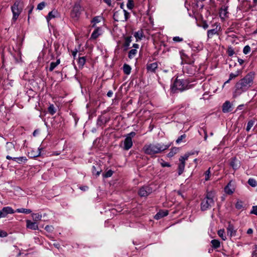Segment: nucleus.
I'll return each mask as SVG.
<instances>
[{
    "label": "nucleus",
    "instance_id": "obj_38",
    "mask_svg": "<svg viewBox=\"0 0 257 257\" xmlns=\"http://www.w3.org/2000/svg\"><path fill=\"white\" fill-rule=\"evenodd\" d=\"M86 62V59L85 57H79L78 60V63L79 67H82Z\"/></svg>",
    "mask_w": 257,
    "mask_h": 257
},
{
    "label": "nucleus",
    "instance_id": "obj_51",
    "mask_svg": "<svg viewBox=\"0 0 257 257\" xmlns=\"http://www.w3.org/2000/svg\"><path fill=\"white\" fill-rule=\"evenodd\" d=\"M250 51V47L248 45L245 46L243 49V52L244 54H247Z\"/></svg>",
    "mask_w": 257,
    "mask_h": 257
},
{
    "label": "nucleus",
    "instance_id": "obj_24",
    "mask_svg": "<svg viewBox=\"0 0 257 257\" xmlns=\"http://www.w3.org/2000/svg\"><path fill=\"white\" fill-rule=\"evenodd\" d=\"M168 214L167 211H161L158 212L154 216V218L158 220L163 217L166 216Z\"/></svg>",
    "mask_w": 257,
    "mask_h": 257
},
{
    "label": "nucleus",
    "instance_id": "obj_56",
    "mask_svg": "<svg viewBox=\"0 0 257 257\" xmlns=\"http://www.w3.org/2000/svg\"><path fill=\"white\" fill-rule=\"evenodd\" d=\"M27 8L29 9V11H28V14L29 15H30L32 12V11L34 9V6L33 5H29L28 7H27Z\"/></svg>",
    "mask_w": 257,
    "mask_h": 257
},
{
    "label": "nucleus",
    "instance_id": "obj_16",
    "mask_svg": "<svg viewBox=\"0 0 257 257\" xmlns=\"http://www.w3.org/2000/svg\"><path fill=\"white\" fill-rule=\"evenodd\" d=\"M230 166L233 168V170H236L240 166V162L236 158H233L231 159Z\"/></svg>",
    "mask_w": 257,
    "mask_h": 257
},
{
    "label": "nucleus",
    "instance_id": "obj_55",
    "mask_svg": "<svg viewBox=\"0 0 257 257\" xmlns=\"http://www.w3.org/2000/svg\"><path fill=\"white\" fill-rule=\"evenodd\" d=\"M177 149L176 148H174L173 150H172L169 154H168V156L169 157H172L174 156V155L176 153V151H177Z\"/></svg>",
    "mask_w": 257,
    "mask_h": 257
},
{
    "label": "nucleus",
    "instance_id": "obj_9",
    "mask_svg": "<svg viewBox=\"0 0 257 257\" xmlns=\"http://www.w3.org/2000/svg\"><path fill=\"white\" fill-rule=\"evenodd\" d=\"M81 7L79 4H75L71 12V16L73 18H78L80 15Z\"/></svg>",
    "mask_w": 257,
    "mask_h": 257
},
{
    "label": "nucleus",
    "instance_id": "obj_20",
    "mask_svg": "<svg viewBox=\"0 0 257 257\" xmlns=\"http://www.w3.org/2000/svg\"><path fill=\"white\" fill-rule=\"evenodd\" d=\"M41 149L38 148L37 150L31 149L28 152V156L30 158H36L40 156Z\"/></svg>",
    "mask_w": 257,
    "mask_h": 257
},
{
    "label": "nucleus",
    "instance_id": "obj_10",
    "mask_svg": "<svg viewBox=\"0 0 257 257\" xmlns=\"http://www.w3.org/2000/svg\"><path fill=\"white\" fill-rule=\"evenodd\" d=\"M228 6L223 5L219 10V16L221 19H225L228 16Z\"/></svg>",
    "mask_w": 257,
    "mask_h": 257
},
{
    "label": "nucleus",
    "instance_id": "obj_36",
    "mask_svg": "<svg viewBox=\"0 0 257 257\" xmlns=\"http://www.w3.org/2000/svg\"><path fill=\"white\" fill-rule=\"evenodd\" d=\"M137 53V50H136V49H133L129 51L128 54V57L130 59H132L135 57V56L136 55Z\"/></svg>",
    "mask_w": 257,
    "mask_h": 257
},
{
    "label": "nucleus",
    "instance_id": "obj_12",
    "mask_svg": "<svg viewBox=\"0 0 257 257\" xmlns=\"http://www.w3.org/2000/svg\"><path fill=\"white\" fill-rule=\"evenodd\" d=\"M1 212L2 214L1 216L3 217H5L9 214H13L15 213L14 210L11 207H5L1 210Z\"/></svg>",
    "mask_w": 257,
    "mask_h": 257
},
{
    "label": "nucleus",
    "instance_id": "obj_50",
    "mask_svg": "<svg viewBox=\"0 0 257 257\" xmlns=\"http://www.w3.org/2000/svg\"><path fill=\"white\" fill-rule=\"evenodd\" d=\"M46 6V3L44 2H42L38 4L37 6V9L38 10H43Z\"/></svg>",
    "mask_w": 257,
    "mask_h": 257
},
{
    "label": "nucleus",
    "instance_id": "obj_27",
    "mask_svg": "<svg viewBox=\"0 0 257 257\" xmlns=\"http://www.w3.org/2000/svg\"><path fill=\"white\" fill-rule=\"evenodd\" d=\"M57 14V12L56 11H52L49 12L48 16L46 17L47 22H49L50 20L55 18L56 17Z\"/></svg>",
    "mask_w": 257,
    "mask_h": 257
},
{
    "label": "nucleus",
    "instance_id": "obj_63",
    "mask_svg": "<svg viewBox=\"0 0 257 257\" xmlns=\"http://www.w3.org/2000/svg\"><path fill=\"white\" fill-rule=\"evenodd\" d=\"M103 2L105 3L108 6H111V0H103Z\"/></svg>",
    "mask_w": 257,
    "mask_h": 257
},
{
    "label": "nucleus",
    "instance_id": "obj_30",
    "mask_svg": "<svg viewBox=\"0 0 257 257\" xmlns=\"http://www.w3.org/2000/svg\"><path fill=\"white\" fill-rule=\"evenodd\" d=\"M131 66L126 64H124L123 66V72L126 74L128 75L131 73Z\"/></svg>",
    "mask_w": 257,
    "mask_h": 257
},
{
    "label": "nucleus",
    "instance_id": "obj_41",
    "mask_svg": "<svg viewBox=\"0 0 257 257\" xmlns=\"http://www.w3.org/2000/svg\"><path fill=\"white\" fill-rule=\"evenodd\" d=\"M248 184L251 187H254L257 186V182L253 178H249L248 180Z\"/></svg>",
    "mask_w": 257,
    "mask_h": 257
},
{
    "label": "nucleus",
    "instance_id": "obj_64",
    "mask_svg": "<svg viewBox=\"0 0 257 257\" xmlns=\"http://www.w3.org/2000/svg\"><path fill=\"white\" fill-rule=\"evenodd\" d=\"M113 95V92L111 91V90H109L108 91L107 93V96L109 97H112Z\"/></svg>",
    "mask_w": 257,
    "mask_h": 257
},
{
    "label": "nucleus",
    "instance_id": "obj_1",
    "mask_svg": "<svg viewBox=\"0 0 257 257\" xmlns=\"http://www.w3.org/2000/svg\"><path fill=\"white\" fill-rule=\"evenodd\" d=\"M254 73H248L243 78L239 80L235 85L233 96L236 97L251 87L253 83Z\"/></svg>",
    "mask_w": 257,
    "mask_h": 257
},
{
    "label": "nucleus",
    "instance_id": "obj_47",
    "mask_svg": "<svg viewBox=\"0 0 257 257\" xmlns=\"http://www.w3.org/2000/svg\"><path fill=\"white\" fill-rule=\"evenodd\" d=\"M113 172L111 170H109L103 174L104 178H108L111 177L113 174Z\"/></svg>",
    "mask_w": 257,
    "mask_h": 257
},
{
    "label": "nucleus",
    "instance_id": "obj_18",
    "mask_svg": "<svg viewBox=\"0 0 257 257\" xmlns=\"http://www.w3.org/2000/svg\"><path fill=\"white\" fill-rule=\"evenodd\" d=\"M6 159L8 160H12L14 161L19 164L22 162H25L26 161H27V159L26 157H12L9 155H7L6 156Z\"/></svg>",
    "mask_w": 257,
    "mask_h": 257
},
{
    "label": "nucleus",
    "instance_id": "obj_7",
    "mask_svg": "<svg viewBox=\"0 0 257 257\" xmlns=\"http://www.w3.org/2000/svg\"><path fill=\"white\" fill-rule=\"evenodd\" d=\"M152 192V188L149 186H144L141 187L139 191V194L141 197H146Z\"/></svg>",
    "mask_w": 257,
    "mask_h": 257
},
{
    "label": "nucleus",
    "instance_id": "obj_42",
    "mask_svg": "<svg viewBox=\"0 0 257 257\" xmlns=\"http://www.w3.org/2000/svg\"><path fill=\"white\" fill-rule=\"evenodd\" d=\"M121 14V13L119 11H116L113 14V19L115 21L118 22L121 21V20L120 19L119 17V15Z\"/></svg>",
    "mask_w": 257,
    "mask_h": 257
},
{
    "label": "nucleus",
    "instance_id": "obj_5",
    "mask_svg": "<svg viewBox=\"0 0 257 257\" xmlns=\"http://www.w3.org/2000/svg\"><path fill=\"white\" fill-rule=\"evenodd\" d=\"M188 82L187 80L184 79H177L174 82L173 90L174 91L179 90L182 91L185 90L188 86Z\"/></svg>",
    "mask_w": 257,
    "mask_h": 257
},
{
    "label": "nucleus",
    "instance_id": "obj_57",
    "mask_svg": "<svg viewBox=\"0 0 257 257\" xmlns=\"http://www.w3.org/2000/svg\"><path fill=\"white\" fill-rule=\"evenodd\" d=\"M161 166L163 167H170V165L169 163L168 162H164L163 161V162H162L161 163Z\"/></svg>",
    "mask_w": 257,
    "mask_h": 257
},
{
    "label": "nucleus",
    "instance_id": "obj_17",
    "mask_svg": "<svg viewBox=\"0 0 257 257\" xmlns=\"http://www.w3.org/2000/svg\"><path fill=\"white\" fill-rule=\"evenodd\" d=\"M26 227L27 228L32 230H36L38 229V223L35 221L32 222L30 220H26Z\"/></svg>",
    "mask_w": 257,
    "mask_h": 257
},
{
    "label": "nucleus",
    "instance_id": "obj_8",
    "mask_svg": "<svg viewBox=\"0 0 257 257\" xmlns=\"http://www.w3.org/2000/svg\"><path fill=\"white\" fill-rule=\"evenodd\" d=\"M181 57L182 62H184L187 65H192L194 62L193 58L189 57L184 53L181 52Z\"/></svg>",
    "mask_w": 257,
    "mask_h": 257
},
{
    "label": "nucleus",
    "instance_id": "obj_32",
    "mask_svg": "<svg viewBox=\"0 0 257 257\" xmlns=\"http://www.w3.org/2000/svg\"><path fill=\"white\" fill-rule=\"evenodd\" d=\"M16 212L18 213H23L25 214H30L32 212V210L29 209H25L23 208H18L16 210Z\"/></svg>",
    "mask_w": 257,
    "mask_h": 257
},
{
    "label": "nucleus",
    "instance_id": "obj_26",
    "mask_svg": "<svg viewBox=\"0 0 257 257\" xmlns=\"http://www.w3.org/2000/svg\"><path fill=\"white\" fill-rule=\"evenodd\" d=\"M132 37L128 36L124 38V42L123 44V46L127 49L130 45V43L132 41Z\"/></svg>",
    "mask_w": 257,
    "mask_h": 257
},
{
    "label": "nucleus",
    "instance_id": "obj_25",
    "mask_svg": "<svg viewBox=\"0 0 257 257\" xmlns=\"http://www.w3.org/2000/svg\"><path fill=\"white\" fill-rule=\"evenodd\" d=\"M218 35V30L217 28L211 30H209L207 31V38L208 39H211L212 38L213 36L215 35Z\"/></svg>",
    "mask_w": 257,
    "mask_h": 257
},
{
    "label": "nucleus",
    "instance_id": "obj_4",
    "mask_svg": "<svg viewBox=\"0 0 257 257\" xmlns=\"http://www.w3.org/2000/svg\"><path fill=\"white\" fill-rule=\"evenodd\" d=\"M214 205L213 197L211 193H208L201 203V210L206 211L210 209Z\"/></svg>",
    "mask_w": 257,
    "mask_h": 257
},
{
    "label": "nucleus",
    "instance_id": "obj_44",
    "mask_svg": "<svg viewBox=\"0 0 257 257\" xmlns=\"http://www.w3.org/2000/svg\"><path fill=\"white\" fill-rule=\"evenodd\" d=\"M123 12L124 14V20H121V21L126 22L130 17V14L124 9H123Z\"/></svg>",
    "mask_w": 257,
    "mask_h": 257
},
{
    "label": "nucleus",
    "instance_id": "obj_2",
    "mask_svg": "<svg viewBox=\"0 0 257 257\" xmlns=\"http://www.w3.org/2000/svg\"><path fill=\"white\" fill-rule=\"evenodd\" d=\"M170 146V144H164L162 143L146 144L143 147V151L146 154L152 156L162 153Z\"/></svg>",
    "mask_w": 257,
    "mask_h": 257
},
{
    "label": "nucleus",
    "instance_id": "obj_43",
    "mask_svg": "<svg viewBox=\"0 0 257 257\" xmlns=\"http://www.w3.org/2000/svg\"><path fill=\"white\" fill-rule=\"evenodd\" d=\"M101 172V170L100 169L97 170L96 169V167L94 166H93L92 168V172L93 175H95L96 176H98L99 175Z\"/></svg>",
    "mask_w": 257,
    "mask_h": 257
},
{
    "label": "nucleus",
    "instance_id": "obj_15",
    "mask_svg": "<svg viewBox=\"0 0 257 257\" xmlns=\"http://www.w3.org/2000/svg\"><path fill=\"white\" fill-rule=\"evenodd\" d=\"M226 230L227 235L229 236L230 238L235 236L236 230L234 229L233 224L230 222L228 223Z\"/></svg>",
    "mask_w": 257,
    "mask_h": 257
},
{
    "label": "nucleus",
    "instance_id": "obj_61",
    "mask_svg": "<svg viewBox=\"0 0 257 257\" xmlns=\"http://www.w3.org/2000/svg\"><path fill=\"white\" fill-rule=\"evenodd\" d=\"M78 52V50L76 49H75L72 52V54L74 57V58H75L76 56V55H77V53Z\"/></svg>",
    "mask_w": 257,
    "mask_h": 257
},
{
    "label": "nucleus",
    "instance_id": "obj_37",
    "mask_svg": "<svg viewBox=\"0 0 257 257\" xmlns=\"http://www.w3.org/2000/svg\"><path fill=\"white\" fill-rule=\"evenodd\" d=\"M217 234L221 238V239L223 240H225L226 239V237L224 234V229H219L218 230Z\"/></svg>",
    "mask_w": 257,
    "mask_h": 257
},
{
    "label": "nucleus",
    "instance_id": "obj_19",
    "mask_svg": "<svg viewBox=\"0 0 257 257\" xmlns=\"http://www.w3.org/2000/svg\"><path fill=\"white\" fill-rule=\"evenodd\" d=\"M232 110V104L229 101H226L222 105V111L224 113H227Z\"/></svg>",
    "mask_w": 257,
    "mask_h": 257
},
{
    "label": "nucleus",
    "instance_id": "obj_29",
    "mask_svg": "<svg viewBox=\"0 0 257 257\" xmlns=\"http://www.w3.org/2000/svg\"><path fill=\"white\" fill-rule=\"evenodd\" d=\"M102 17L101 16L94 17L91 21V23L93 24L92 27H95L96 24L99 23Z\"/></svg>",
    "mask_w": 257,
    "mask_h": 257
},
{
    "label": "nucleus",
    "instance_id": "obj_33",
    "mask_svg": "<svg viewBox=\"0 0 257 257\" xmlns=\"http://www.w3.org/2000/svg\"><path fill=\"white\" fill-rule=\"evenodd\" d=\"M32 216L34 221L36 222L41 220L42 219V215L40 213H32Z\"/></svg>",
    "mask_w": 257,
    "mask_h": 257
},
{
    "label": "nucleus",
    "instance_id": "obj_6",
    "mask_svg": "<svg viewBox=\"0 0 257 257\" xmlns=\"http://www.w3.org/2000/svg\"><path fill=\"white\" fill-rule=\"evenodd\" d=\"M187 160V155H184L183 156H181L180 158H179L180 163L178 164V167L179 175H181L183 173L185 166V161Z\"/></svg>",
    "mask_w": 257,
    "mask_h": 257
},
{
    "label": "nucleus",
    "instance_id": "obj_31",
    "mask_svg": "<svg viewBox=\"0 0 257 257\" xmlns=\"http://www.w3.org/2000/svg\"><path fill=\"white\" fill-rule=\"evenodd\" d=\"M211 243L212 244V247L214 248H218L220 246V242L217 239H212L211 241Z\"/></svg>",
    "mask_w": 257,
    "mask_h": 257
},
{
    "label": "nucleus",
    "instance_id": "obj_49",
    "mask_svg": "<svg viewBox=\"0 0 257 257\" xmlns=\"http://www.w3.org/2000/svg\"><path fill=\"white\" fill-rule=\"evenodd\" d=\"M106 121H105V122L104 121L102 117L99 116L97 119V125L101 126L103 124L106 123Z\"/></svg>",
    "mask_w": 257,
    "mask_h": 257
},
{
    "label": "nucleus",
    "instance_id": "obj_13",
    "mask_svg": "<svg viewBox=\"0 0 257 257\" xmlns=\"http://www.w3.org/2000/svg\"><path fill=\"white\" fill-rule=\"evenodd\" d=\"M158 67V64L157 62H154L150 64H147L146 66V69L148 72L155 73L156 70Z\"/></svg>",
    "mask_w": 257,
    "mask_h": 257
},
{
    "label": "nucleus",
    "instance_id": "obj_48",
    "mask_svg": "<svg viewBox=\"0 0 257 257\" xmlns=\"http://www.w3.org/2000/svg\"><path fill=\"white\" fill-rule=\"evenodd\" d=\"M235 207L237 209H240L243 207L242 202L240 200H238L235 204Z\"/></svg>",
    "mask_w": 257,
    "mask_h": 257
},
{
    "label": "nucleus",
    "instance_id": "obj_23",
    "mask_svg": "<svg viewBox=\"0 0 257 257\" xmlns=\"http://www.w3.org/2000/svg\"><path fill=\"white\" fill-rule=\"evenodd\" d=\"M183 71L190 75H193L195 73V69L192 65H187L184 67Z\"/></svg>",
    "mask_w": 257,
    "mask_h": 257
},
{
    "label": "nucleus",
    "instance_id": "obj_45",
    "mask_svg": "<svg viewBox=\"0 0 257 257\" xmlns=\"http://www.w3.org/2000/svg\"><path fill=\"white\" fill-rule=\"evenodd\" d=\"M210 168H209L205 173H204V176H205V181H208L210 179Z\"/></svg>",
    "mask_w": 257,
    "mask_h": 257
},
{
    "label": "nucleus",
    "instance_id": "obj_59",
    "mask_svg": "<svg viewBox=\"0 0 257 257\" xmlns=\"http://www.w3.org/2000/svg\"><path fill=\"white\" fill-rule=\"evenodd\" d=\"M7 235L6 232L0 229V237H6Z\"/></svg>",
    "mask_w": 257,
    "mask_h": 257
},
{
    "label": "nucleus",
    "instance_id": "obj_62",
    "mask_svg": "<svg viewBox=\"0 0 257 257\" xmlns=\"http://www.w3.org/2000/svg\"><path fill=\"white\" fill-rule=\"evenodd\" d=\"M52 228H53L52 226H49V225H47L45 228V230H46L47 231H52Z\"/></svg>",
    "mask_w": 257,
    "mask_h": 257
},
{
    "label": "nucleus",
    "instance_id": "obj_46",
    "mask_svg": "<svg viewBox=\"0 0 257 257\" xmlns=\"http://www.w3.org/2000/svg\"><path fill=\"white\" fill-rule=\"evenodd\" d=\"M126 6L129 10H132L134 7V3L133 0H128Z\"/></svg>",
    "mask_w": 257,
    "mask_h": 257
},
{
    "label": "nucleus",
    "instance_id": "obj_54",
    "mask_svg": "<svg viewBox=\"0 0 257 257\" xmlns=\"http://www.w3.org/2000/svg\"><path fill=\"white\" fill-rule=\"evenodd\" d=\"M173 40L176 42H180L183 41V38H180L178 36H176V37H173Z\"/></svg>",
    "mask_w": 257,
    "mask_h": 257
},
{
    "label": "nucleus",
    "instance_id": "obj_34",
    "mask_svg": "<svg viewBox=\"0 0 257 257\" xmlns=\"http://www.w3.org/2000/svg\"><path fill=\"white\" fill-rule=\"evenodd\" d=\"M242 73L241 70H238L234 73H231L229 74L230 79H234Z\"/></svg>",
    "mask_w": 257,
    "mask_h": 257
},
{
    "label": "nucleus",
    "instance_id": "obj_14",
    "mask_svg": "<svg viewBox=\"0 0 257 257\" xmlns=\"http://www.w3.org/2000/svg\"><path fill=\"white\" fill-rule=\"evenodd\" d=\"M124 146L123 147V150L125 151H127L130 149L133 146V141L132 139H131L130 137L125 138L124 140Z\"/></svg>",
    "mask_w": 257,
    "mask_h": 257
},
{
    "label": "nucleus",
    "instance_id": "obj_22",
    "mask_svg": "<svg viewBox=\"0 0 257 257\" xmlns=\"http://www.w3.org/2000/svg\"><path fill=\"white\" fill-rule=\"evenodd\" d=\"M101 29L99 27H97L94 30V31L92 32L90 39H96L101 35Z\"/></svg>",
    "mask_w": 257,
    "mask_h": 257
},
{
    "label": "nucleus",
    "instance_id": "obj_11",
    "mask_svg": "<svg viewBox=\"0 0 257 257\" xmlns=\"http://www.w3.org/2000/svg\"><path fill=\"white\" fill-rule=\"evenodd\" d=\"M235 191V186L234 183L230 181L224 188L225 192L228 194H232Z\"/></svg>",
    "mask_w": 257,
    "mask_h": 257
},
{
    "label": "nucleus",
    "instance_id": "obj_39",
    "mask_svg": "<svg viewBox=\"0 0 257 257\" xmlns=\"http://www.w3.org/2000/svg\"><path fill=\"white\" fill-rule=\"evenodd\" d=\"M255 122V120H250L249 121H248V122H247L246 128V130L247 132L249 131L250 128L254 124Z\"/></svg>",
    "mask_w": 257,
    "mask_h": 257
},
{
    "label": "nucleus",
    "instance_id": "obj_52",
    "mask_svg": "<svg viewBox=\"0 0 257 257\" xmlns=\"http://www.w3.org/2000/svg\"><path fill=\"white\" fill-rule=\"evenodd\" d=\"M250 214H254L257 216V205L253 206L250 212Z\"/></svg>",
    "mask_w": 257,
    "mask_h": 257
},
{
    "label": "nucleus",
    "instance_id": "obj_35",
    "mask_svg": "<svg viewBox=\"0 0 257 257\" xmlns=\"http://www.w3.org/2000/svg\"><path fill=\"white\" fill-rule=\"evenodd\" d=\"M134 36L136 38L137 41L142 40V38L143 37V32L142 31H139L135 32L134 34Z\"/></svg>",
    "mask_w": 257,
    "mask_h": 257
},
{
    "label": "nucleus",
    "instance_id": "obj_60",
    "mask_svg": "<svg viewBox=\"0 0 257 257\" xmlns=\"http://www.w3.org/2000/svg\"><path fill=\"white\" fill-rule=\"evenodd\" d=\"M79 189L83 191H85L88 190V187L87 186H83L79 187Z\"/></svg>",
    "mask_w": 257,
    "mask_h": 257
},
{
    "label": "nucleus",
    "instance_id": "obj_40",
    "mask_svg": "<svg viewBox=\"0 0 257 257\" xmlns=\"http://www.w3.org/2000/svg\"><path fill=\"white\" fill-rule=\"evenodd\" d=\"M48 111L51 115H53L56 113V109L53 104L50 105L48 108Z\"/></svg>",
    "mask_w": 257,
    "mask_h": 257
},
{
    "label": "nucleus",
    "instance_id": "obj_53",
    "mask_svg": "<svg viewBox=\"0 0 257 257\" xmlns=\"http://www.w3.org/2000/svg\"><path fill=\"white\" fill-rule=\"evenodd\" d=\"M186 135L185 134L181 135L176 140V142L177 144L180 143L183 139L185 138Z\"/></svg>",
    "mask_w": 257,
    "mask_h": 257
},
{
    "label": "nucleus",
    "instance_id": "obj_3",
    "mask_svg": "<svg viewBox=\"0 0 257 257\" xmlns=\"http://www.w3.org/2000/svg\"><path fill=\"white\" fill-rule=\"evenodd\" d=\"M24 3L22 0H16L11 6V11L13 14L12 22L15 23L18 19L23 11Z\"/></svg>",
    "mask_w": 257,
    "mask_h": 257
},
{
    "label": "nucleus",
    "instance_id": "obj_21",
    "mask_svg": "<svg viewBox=\"0 0 257 257\" xmlns=\"http://www.w3.org/2000/svg\"><path fill=\"white\" fill-rule=\"evenodd\" d=\"M6 150L8 153L12 154L16 151L14 144L12 142H7L6 143Z\"/></svg>",
    "mask_w": 257,
    "mask_h": 257
},
{
    "label": "nucleus",
    "instance_id": "obj_58",
    "mask_svg": "<svg viewBox=\"0 0 257 257\" xmlns=\"http://www.w3.org/2000/svg\"><path fill=\"white\" fill-rule=\"evenodd\" d=\"M135 135H136V133L134 132H132L128 134L126 137H130L131 139H132V138H134L135 136Z\"/></svg>",
    "mask_w": 257,
    "mask_h": 257
},
{
    "label": "nucleus",
    "instance_id": "obj_28",
    "mask_svg": "<svg viewBox=\"0 0 257 257\" xmlns=\"http://www.w3.org/2000/svg\"><path fill=\"white\" fill-rule=\"evenodd\" d=\"M60 63V59L57 60L56 62H52L50 63V67L49 68V70L50 71H52Z\"/></svg>",
    "mask_w": 257,
    "mask_h": 257
}]
</instances>
